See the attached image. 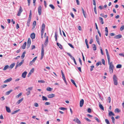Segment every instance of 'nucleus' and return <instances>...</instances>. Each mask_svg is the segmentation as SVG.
<instances>
[{
    "mask_svg": "<svg viewBox=\"0 0 124 124\" xmlns=\"http://www.w3.org/2000/svg\"><path fill=\"white\" fill-rule=\"evenodd\" d=\"M109 65V71L110 73H112L113 72V70L114 68V66L113 64V62H110V60L108 61Z\"/></svg>",
    "mask_w": 124,
    "mask_h": 124,
    "instance_id": "f257e3e1",
    "label": "nucleus"
},
{
    "mask_svg": "<svg viewBox=\"0 0 124 124\" xmlns=\"http://www.w3.org/2000/svg\"><path fill=\"white\" fill-rule=\"evenodd\" d=\"M113 79L114 85H117L118 84V82L116 76L115 75H114L113 76Z\"/></svg>",
    "mask_w": 124,
    "mask_h": 124,
    "instance_id": "f03ea898",
    "label": "nucleus"
},
{
    "mask_svg": "<svg viewBox=\"0 0 124 124\" xmlns=\"http://www.w3.org/2000/svg\"><path fill=\"white\" fill-rule=\"evenodd\" d=\"M41 51V59L42 60L43 58L44 55V47L43 46H42V47Z\"/></svg>",
    "mask_w": 124,
    "mask_h": 124,
    "instance_id": "7ed1b4c3",
    "label": "nucleus"
},
{
    "mask_svg": "<svg viewBox=\"0 0 124 124\" xmlns=\"http://www.w3.org/2000/svg\"><path fill=\"white\" fill-rule=\"evenodd\" d=\"M23 11V10L22 9V8L20 6L18 11L17 15L18 16H20L22 12Z\"/></svg>",
    "mask_w": 124,
    "mask_h": 124,
    "instance_id": "20e7f679",
    "label": "nucleus"
},
{
    "mask_svg": "<svg viewBox=\"0 0 124 124\" xmlns=\"http://www.w3.org/2000/svg\"><path fill=\"white\" fill-rule=\"evenodd\" d=\"M24 60H23L22 61L19 63H17L16 65V68L20 66L22 64Z\"/></svg>",
    "mask_w": 124,
    "mask_h": 124,
    "instance_id": "39448f33",
    "label": "nucleus"
},
{
    "mask_svg": "<svg viewBox=\"0 0 124 124\" xmlns=\"http://www.w3.org/2000/svg\"><path fill=\"white\" fill-rule=\"evenodd\" d=\"M42 7L40 6H39L38 8V12L39 15L40 16L41 14Z\"/></svg>",
    "mask_w": 124,
    "mask_h": 124,
    "instance_id": "423d86ee",
    "label": "nucleus"
},
{
    "mask_svg": "<svg viewBox=\"0 0 124 124\" xmlns=\"http://www.w3.org/2000/svg\"><path fill=\"white\" fill-rule=\"evenodd\" d=\"M105 51H106V54L107 57L108 61V60L109 61V60H110V58L109 55L108 54V50L107 49H105Z\"/></svg>",
    "mask_w": 124,
    "mask_h": 124,
    "instance_id": "0eeeda50",
    "label": "nucleus"
},
{
    "mask_svg": "<svg viewBox=\"0 0 124 124\" xmlns=\"http://www.w3.org/2000/svg\"><path fill=\"white\" fill-rule=\"evenodd\" d=\"M105 51H106V54L107 57L108 61V60L109 61V60H110V58L109 55L108 54V50L107 49H105Z\"/></svg>",
    "mask_w": 124,
    "mask_h": 124,
    "instance_id": "6e6552de",
    "label": "nucleus"
},
{
    "mask_svg": "<svg viewBox=\"0 0 124 124\" xmlns=\"http://www.w3.org/2000/svg\"><path fill=\"white\" fill-rule=\"evenodd\" d=\"M73 121L78 124H80L81 123L80 121L77 118H75L73 120Z\"/></svg>",
    "mask_w": 124,
    "mask_h": 124,
    "instance_id": "1a4fd4ad",
    "label": "nucleus"
},
{
    "mask_svg": "<svg viewBox=\"0 0 124 124\" xmlns=\"http://www.w3.org/2000/svg\"><path fill=\"white\" fill-rule=\"evenodd\" d=\"M27 73V72L25 71L22 74V77L23 78H25Z\"/></svg>",
    "mask_w": 124,
    "mask_h": 124,
    "instance_id": "9d476101",
    "label": "nucleus"
},
{
    "mask_svg": "<svg viewBox=\"0 0 124 124\" xmlns=\"http://www.w3.org/2000/svg\"><path fill=\"white\" fill-rule=\"evenodd\" d=\"M47 96L49 98H52L55 96V95L54 94H49Z\"/></svg>",
    "mask_w": 124,
    "mask_h": 124,
    "instance_id": "9b49d317",
    "label": "nucleus"
},
{
    "mask_svg": "<svg viewBox=\"0 0 124 124\" xmlns=\"http://www.w3.org/2000/svg\"><path fill=\"white\" fill-rule=\"evenodd\" d=\"M84 101L83 99H82L80 101V107H82Z\"/></svg>",
    "mask_w": 124,
    "mask_h": 124,
    "instance_id": "f8f14e48",
    "label": "nucleus"
},
{
    "mask_svg": "<svg viewBox=\"0 0 124 124\" xmlns=\"http://www.w3.org/2000/svg\"><path fill=\"white\" fill-rule=\"evenodd\" d=\"M96 37V40L97 43L98 44L100 45V43L99 41V39L98 38V36L97 35H96L95 36Z\"/></svg>",
    "mask_w": 124,
    "mask_h": 124,
    "instance_id": "ddd939ff",
    "label": "nucleus"
},
{
    "mask_svg": "<svg viewBox=\"0 0 124 124\" xmlns=\"http://www.w3.org/2000/svg\"><path fill=\"white\" fill-rule=\"evenodd\" d=\"M6 109L8 113H10L11 112V110L10 108L7 106H5Z\"/></svg>",
    "mask_w": 124,
    "mask_h": 124,
    "instance_id": "4468645a",
    "label": "nucleus"
},
{
    "mask_svg": "<svg viewBox=\"0 0 124 124\" xmlns=\"http://www.w3.org/2000/svg\"><path fill=\"white\" fill-rule=\"evenodd\" d=\"M12 80V78H8L4 82V83H7V82H10Z\"/></svg>",
    "mask_w": 124,
    "mask_h": 124,
    "instance_id": "2eb2a0df",
    "label": "nucleus"
},
{
    "mask_svg": "<svg viewBox=\"0 0 124 124\" xmlns=\"http://www.w3.org/2000/svg\"><path fill=\"white\" fill-rule=\"evenodd\" d=\"M35 34L34 33H32L30 37L32 39H33L35 38Z\"/></svg>",
    "mask_w": 124,
    "mask_h": 124,
    "instance_id": "dca6fc26",
    "label": "nucleus"
},
{
    "mask_svg": "<svg viewBox=\"0 0 124 124\" xmlns=\"http://www.w3.org/2000/svg\"><path fill=\"white\" fill-rule=\"evenodd\" d=\"M122 37V36L121 34H119L118 35L116 36H115L114 38L116 39H119Z\"/></svg>",
    "mask_w": 124,
    "mask_h": 124,
    "instance_id": "f3484780",
    "label": "nucleus"
},
{
    "mask_svg": "<svg viewBox=\"0 0 124 124\" xmlns=\"http://www.w3.org/2000/svg\"><path fill=\"white\" fill-rule=\"evenodd\" d=\"M23 100V98H22L20 100H19L16 103V104L17 105L19 104Z\"/></svg>",
    "mask_w": 124,
    "mask_h": 124,
    "instance_id": "a211bd4d",
    "label": "nucleus"
},
{
    "mask_svg": "<svg viewBox=\"0 0 124 124\" xmlns=\"http://www.w3.org/2000/svg\"><path fill=\"white\" fill-rule=\"evenodd\" d=\"M26 42H25L23 44V45L21 47L23 49H25L26 47Z\"/></svg>",
    "mask_w": 124,
    "mask_h": 124,
    "instance_id": "6ab92c4d",
    "label": "nucleus"
},
{
    "mask_svg": "<svg viewBox=\"0 0 124 124\" xmlns=\"http://www.w3.org/2000/svg\"><path fill=\"white\" fill-rule=\"evenodd\" d=\"M99 20L101 21L100 23H101L102 24L104 23V22L103 21V18L101 17H99Z\"/></svg>",
    "mask_w": 124,
    "mask_h": 124,
    "instance_id": "aec40b11",
    "label": "nucleus"
},
{
    "mask_svg": "<svg viewBox=\"0 0 124 124\" xmlns=\"http://www.w3.org/2000/svg\"><path fill=\"white\" fill-rule=\"evenodd\" d=\"M105 35L106 36H107L108 35V30L107 27H106L105 28Z\"/></svg>",
    "mask_w": 124,
    "mask_h": 124,
    "instance_id": "412c9836",
    "label": "nucleus"
},
{
    "mask_svg": "<svg viewBox=\"0 0 124 124\" xmlns=\"http://www.w3.org/2000/svg\"><path fill=\"white\" fill-rule=\"evenodd\" d=\"M99 107L103 110H104V108L100 102L99 103Z\"/></svg>",
    "mask_w": 124,
    "mask_h": 124,
    "instance_id": "4be33fe9",
    "label": "nucleus"
},
{
    "mask_svg": "<svg viewBox=\"0 0 124 124\" xmlns=\"http://www.w3.org/2000/svg\"><path fill=\"white\" fill-rule=\"evenodd\" d=\"M57 44L60 48L61 49H62L63 48L62 46L60 44H59L57 42Z\"/></svg>",
    "mask_w": 124,
    "mask_h": 124,
    "instance_id": "5701e85b",
    "label": "nucleus"
},
{
    "mask_svg": "<svg viewBox=\"0 0 124 124\" xmlns=\"http://www.w3.org/2000/svg\"><path fill=\"white\" fill-rule=\"evenodd\" d=\"M31 20V18H28V19L27 23V25L28 27L30 26V24Z\"/></svg>",
    "mask_w": 124,
    "mask_h": 124,
    "instance_id": "b1692460",
    "label": "nucleus"
},
{
    "mask_svg": "<svg viewBox=\"0 0 124 124\" xmlns=\"http://www.w3.org/2000/svg\"><path fill=\"white\" fill-rule=\"evenodd\" d=\"M37 58V57H35V58H34L33 59V60L30 62V63L29 64H31V65L32 64H31V62H34L36 60Z\"/></svg>",
    "mask_w": 124,
    "mask_h": 124,
    "instance_id": "393cba45",
    "label": "nucleus"
},
{
    "mask_svg": "<svg viewBox=\"0 0 124 124\" xmlns=\"http://www.w3.org/2000/svg\"><path fill=\"white\" fill-rule=\"evenodd\" d=\"M48 42V36H47L46 38V39L44 43V44L45 45H46L47 44Z\"/></svg>",
    "mask_w": 124,
    "mask_h": 124,
    "instance_id": "a878e982",
    "label": "nucleus"
},
{
    "mask_svg": "<svg viewBox=\"0 0 124 124\" xmlns=\"http://www.w3.org/2000/svg\"><path fill=\"white\" fill-rule=\"evenodd\" d=\"M108 115L110 116H114L115 114L112 111H110Z\"/></svg>",
    "mask_w": 124,
    "mask_h": 124,
    "instance_id": "bb28decb",
    "label": "nucleus"
},
{
    "mask_svg": "<svg viewBox=\"0 0 124 124\" xmlns=\"http://www.w3.org/2000/svg\"><path fill=\"white\" fill-rule=\"evenodd\" d=\"M20 110V109H19L15 111L14 112H12L11 113L12 115H13L14 114H15L18 112Z\"/></svg>",
    "mask_w": 124,
    "mask_h": 124,
    "instance_id": "cd10ccee",
    "label": "nucleus"
},
{
    "mask_svg": "<svg viewBox=\"0 0 124 124\" xmlns=\"http://www.w3.org/2000/svg\"><path fill=\"white\" fill-rule=\"evenodd\" d=\"M42 100L43 101H47V99L46 97H45L44 96H42Z\"/></svg>",
    "mask_w": 124,
    "mask_h": 124,
    "instance_id": "c85d7f7f",
    "label": "nucleus"
},
{
    "mask_svg": "<svg viewBox=\"0 0 124 124\" xmlns=\"http://www.w3.org/2000/svg\"><path fill=\"white\" fill-rule=\"evenodd\" d=\"M12 91V90H11L8 91L6 93V94L7 95H9L11 92Z\"/></svg>",
    "mask_w": 124,
    "mask_h": 124,
    "instance_id": "c756f323",
    "label": "nucleus"
},
{
    "mask_svg": "<svg viewBox=\"0 0 124 124\" xmlns=\"http://www.w3.org/2000/svg\"><path fill=\"white\" fill-rule=\"evenodd\" d=\"M25 53H26L25 52H24L22 54L21 56V58L22 59H23L24 58V57L25 56Z\"/></svg>",
    "mask_w": 124,
    "mask_h": 124,
    "instance_id": "7c9ffc66",
    "label": "nucleus"
},
{
    "mask_svg": "<svg viewBox=\"0 0 124 124\" xmlns=\"http://www.w3.org/2000/svg\"><path fill=\"white\" fill-rule=\"evenodd\" d=\"M31 40L30 38H28L27 41V44L31 45Z\"/></svg>",
    "mask_w": 124,
    "mask_h": 124,
    "instance_id": "2f4dec72",
    "label": "nucleus"
},
{
    "mask_svg": "<svg viewBox=\"0 0 124 124\" xmlns=\"http://www.w3.org/2000/svg\"><path fill=\"white\" fill-rule=\"evenodd\" d=\"M9 67V66L8 65H6L5 66L3 69V70H6Z\"/></svg>",
    "mask_w": 124,
    "mask_h": 124,
    "instance_id": "473e14b6",
    "label": "nucleus"
},
{
    "mask_svg": "<svg viewBox=\"0 0 124 124\" xmlns=\"http://www.w3.org/2000/svg\"><path fill=\"white\" fill-rule=\"evenodd\" d=\"M93 45L94 46L93 47V49L94 50H96V45L95 44H93Z\"/></svg>",
    "mask_w": 124,
    "mask_h": 124,
    "instance_id": "72a5a7b5",
    "label": "nucleus"
},
{
    "mask_svg": "<svg viewBox=\"0 0 124 124\" xmlns=\"http://www.w3.org/2000/svg\"><path fill=\"white\" fill-rule=\"evenodd\" d=\"M71 81L72 82V83L76 87H77V86L76 85V84L75 83L74 81L72 79H71Z\"/></svg>",
    "mask_w": 124,
    "mask_h": 124,
    "instance_id": "f704fd0d",
    "label": "nucleus"
},
{
    "mask_svg": "<svg viewBox=\"0 0 124 124\" xmlns=\"http://www.w3.org/2000/svg\"><path fill=\"white\" fill-rule=\"evenodd\" d=\"M33 88V87H29L28 88L26 89V91H28V90L30 91Z\"/></svg>",
    "mask_w": 124,
    "mask_h": 124,
    "instance_id": "c9c22d12",
    "label": "nucleus"
},
{
    "mask_svg": "<svg viewBox=\"0 0 124 124\" xmlns=\"http://www.w3.org/2000/svg\"><path fill=\"white\" fill-rule=\"evenodd\" d=\"M45 26L44 23H43L42 25L41 29L45 30Z\"/></svg>",
    "mask_w": 124,
    "mask_h": 124,
    "instance_id": "e433bc0d",
    "label": "nucleus"
},
{
    "mask_svg": "<svg viewBox=\"0 0 124 124\" xmlns=\"http://www.w3.org/2000/svg\"><path fill=\"white\" fill-rule=\"evenodd\" d=\"M120 111L119 110L118 108H116L115 109V112H119Z\"/></svg>",
    "mask_w": 124,
    "mask_h": 124,
    "instance_id": "4c0bfd02",
    "label": "nucleus"
},
{
    "mask_svg": "<svg viewBox=\"0 0 124 124\" xmlns=\"http://www.w3.org/2000/svg\"><path fill=\"white\" fill-rule=\"evenodd\" d=\"M122 67V65L120 64H118L116 66V68H120Z\"/></svg>",
    "mask_w": 124,
    "mask_h": 124,
    "instance_id": "58836bf2",
    "label": "nucleus"
},
{
    "mask_svg": "<svg viewBox=\"0 0 124 124\" xmlns=\"http://www.w3.org/2000/svg\"><path fill=\"white\" fill-rule=\"evenodd\" d=\"M111 119L112 120V123L114 124L115 123V120L114 117L113 116H112L111 117Z\"/></svg>",
    "mask_w": 124,
    "mask_h": 124,
    "instance_id": "ea45409f",
    "label": "nucleus"
},
{
    "mask_svg": "<svg viewBox=\"0 0 124 124\" xmlns=\"http://www.w3.org/2000/svg\"><path fill=\"white\" fill-rule=\"evenodd\" d=\"M52 89L50 87H48L47 88L46 90H47L48 91H51L52 90Z\"/></svg>",
    "mask_w": 124,
    "mask_h": 124,
    "instance_id": "a19ab883",
    "label": "nucleus"
},
{
    "mask_svg": "<svg viewBox=\"0 0 124 124\" xmlns=\"http://www.w3.org/2000/svg\"><path fill=\"white\" fill-rule=\"evenodd\" d=\"M31 15H32V14H31V10L30 11V13H29V18H31Z\"/></svg>",
    "mask_w": 124,
    "mask_h": 124,
    "instance_id": "79ce46f5",
    "label": "nucleus"
},
{
    "mask_svg": "<svg viewBox=\"0 0 124 124\" xmlns=\"http://www.w3.org/2000/svg\"><path fill=\"white\" fill-rule=\"evenodd\" d=\"M49 6L53 9H54L55 8L54 6L52 4H50Z\"/></svg>",
    "mask_w": 124,
    "mask_h": 124,
    "instance_id": "37998d69",
    "label": "nucleus"
},
{
    "mask_svg": "<svg viewBox=\"0 0 124 124\" xmlns=\"http://www.w3.org/2000/svg\"><path fill=\"white\" fill-rule=\"evenodd\" d=\"M15 65L14 63H13L11 64L10 66V68L11 69H12Z\"/></svg>",
    "mask_w": 124,
    "mask_h": 124,
    "instance_id": "c03bdc74",
    "label": "nucleus"
},
{
    "mask_svg": "<svg viewBox=\"0 0 124 124\" xmlns=\"http://www.w3.org/2000/svg\"><path fill=\"white\" fill-rule=\"evenodd\" d=\"M86 45L87 47V48H89V46H88V41L86 39Z\"/></svg>",
    "mask_w": 124,
    "mask_h": 124,
    "instance_id": "a18cd8bd",
    "label": "nucleus"
},
{
    "mask_svg": "<svg viewBox=\"0 0 124 124\" xmlns=\"http://www.w3.org/2000/svg\"><path fill=\"white\" fill-rule=\"evenodd\" d=\"M105 122L107 124H110L109 122L108 119H105Z\"/></svg>",
    "mask_w": 124,
    "mask_h": 124,
    "instance_id": "49530a36",
    "label": "nucleus"
},
{
    "mask_svg": "<svg viewBox=\"0 0 124 124\" xmlns=\"http://www.w3.org/2000/svg\"><path fill=\"white\" fill-rule=\"evenodd\" d=\"M94 11L96 14H97L96 9V6H94Z\"/></svg>",
    "mask_w": 124,
    "mask_h": 124,
    "instance_id": "de8ad7c7",
    "label": "nucleus"
},
{
    "mask_svg": "<svg viewBox=\"0 0 124 124\" xmlns=\"http://www.w3.org/2000/svg\"><path fill=\"white\" fill-rule=\"evenodd\" d=\"M124 29V25H122L120 28V30L121 31H122Z\"/></svg>",
    "mask_w": 124,
    "mask_h": 124,
    "instance_id": "09e8293b",
    "label": "nucleus"
},
{
    "mask_svg": "<svg viewBox=\"0 0 124 124\" xmlns=\"http://www.w3.org/2000/svg\"><path fill=\"white\" fill-rule=\"evenodd\" d=\"M101 62H97L96 64V65L97 66H98L100 65H101Z\"/></svg>",
    "mask_w": 124,
    "mask_h": 124,
    "instance_id": "8fccbe9b",
    "label": "nucleus"
},
{
    "mask_svg": "<svg viewBox=\"0 0 124 124\" xmlns=\"http://www.w3.org/2000/svg\"><path fill=\"white\" fill-rule=\"evenodd\" d=\"M87 111L88 113H91L92 112V110L90 108H89L87 109Z\"/></svg>",
    "mask_w": 124,
    "mask_h": 124,
    "instance_id": "3c124183",
    "label": "nucleus"
},
{
    "mask_svg": "<svg viewBox=\"0 0 124 124\" xmlns=\"http://www.w3.org/2000/svg\"><path fill=\"white\" fill-rule=\"evenodd\" d=\"M62 78L63 79V80L65 83L66 84L67 82L65 79V76L62 77Z\"/></svg>",
    "mask_w": 124,
    "mask_h": 124,
    "instance_id": "603ef678",
    "label": "nucleus"
},
{
    "mask_svg": "<svg viewBox=\"0 0 124 124\" xmlns=\"http://www.w3.org/2000/svg\"><path fill=\"white\" fill-rule=\"evenodd\" d=\"M22 94L21 93H20L18 95L16 96V98H18L20 96H21V95Z\"/></svg>",
    "mask_w": 124,
    "mask_h": 124,
    "instance_id": "864d4df0",
    "label": "nucleus"
},
{
    "mask_svg": "<svg viewBox=\"0 0 124 124\" xmlns=\"http://www.w3.org/2000/svg\"><path fill=\"white\" fill-rule=\"evenodd\" d=\"M38 82L39 83H44L45 82V81L43 80H39Z\"/></svg>",
    "mask_w": 124,
    "mask_h": 124,
    "instance_id": "5fc2aeb1",
    "label": "nucleus"
},
{
    "mask_svg": "<svg viewBox=\"0 0 124 124\" xmlns=\"http://www.w3.org/2000/svg\"><path fill=\"white\" fill-rule=\"evenodd\" d=\"M102 63L104 65H105V61L104 59H101Z\"/></svg>",
    "mask_w": 124,
    "mask_h": 124,
    "instance_id": "6e6d98bb",
    "label": "nucleus"
},
{
    "mask_svg": "<svg viewBox=\"0 0 124 124\" xmlns=\"http://www.w3.org/2000/svg\"><path fill=\"white\" fill-rule=\"evenodd\" d=\"M100 50H101V54L102 55H103L104 54L103 52V51L101 47H100Z\"/></svg>",
    "mask_w": 124,
    "mask_h": 124,
    "instance_id": "4d7b16f0",
    "label": "nucleus"
},
{
    "mask_svg": "<svg viewBox=\"0 0 124 124\" xmlns=\"http://www.w3.org/2000/svg\"><path fill=\"white\" fill-rule=\"evenodd\" d=\"M28 91L26 93V95H27L28 96V95H29L30 93H31V92H30V91Z\"/></svg>",
    "mask_w": 124,
    "mask_h": 124,
    "instance_id": "13d9d810",
    "label": "nucleus"
},
{
    "mask_svg": "<svg viewBox=\"0 0 124 124\" xmlns=\"http://www.w3.org/2000/svg\"><path fill=\"white\" fill-rule=\"evenodd\" d=\"M34 71V68H32L30 71V72H31V73H33Z\"/></svg>",
    "mask_w": 124,
    "mask_h": 124,
    "instance_id": "bf43d9fd",
    "label": "nucleus"
},
{
    "mask_svg": "<svg viewBox=\"0 0 124 124\" xmlns=\"http://www.w3.org/2000/svg\"><path fill=\"white\" fill-rule=\"evenodd\" d=\"M82 11L83 13V14L84 16V17H85V12H84L85 11H84V10L82 8Z\"/></svg>",
    "mask_w": 124,
    "mask_h": 124,
    "instance_id": "052dcab7",
    "label": "nucleus"
},
{
    "mask_svg": "<svg viewBox=\"0 0 124 124\" xmlns=\"http://www.w3.org/2000/svg\"><path fill=\"white\" fill-rule=\"evenodd\" d=\"M94 66H91L90 71H92L93 70Z\"/></svg>",
    "mask_w": 124,
    "mask_h": 124,
    "instance_id": "680f3d73",
    "label": "nucleus"
},
{
    "mask_svg": "<svg viewBox=\"0 0 124 124\" xmlns=\"http://www.w3.org/2000/svg\"><path fill=\"white\" fill-rule=\"evenodd\" d=\"M36 21H34L33 22V26H36Z\"/></svg>",
    "mask_w": 124,
    "mask_h": 124,
    "instance_id": "e2e57ef3",
    "label": "nucleus"
},
{
    "mask_svg": "<svg viewBox=\"0 0 124 124\" xmlns=\"http://www.w3.org/2000/svg\"><path fill=\"white\" fill-rule=\"evenodd\" d=\"M0 99L1 101H3L5 99V98L4 96H3L0 98Z\"/></svg>",
    "mask_w": 124,
    "mask_h": 124,
    "instance_id": "0e129e2a",
    "label": "nucleus"
},
{
    "mask_svg": "<svg viewBox=\"0 0 124 124\" xmlns=\"http://www.w3.org/2000/svg\"><path fill=\"white\" fill-rule=\"evenodd\" d=\"M93 39H91L90 41L89 42V43L90 44H91L93 42Z\"/></svg>",
    "mask_w": 124,
    "mask_h": 124,
    "instance_id": "69168bd1",
    "label": "nucleus"
},
{
    "mask_svg": "<svg viewBox=\"0 0 124 124\" xmlns=\"http://www.w3.org/2000/svg\"><path fill=\"white\" fill-rule=\"evenodd\" d=\"M95 119L98 122H99L100 121L99 119L97 117H95Z\"/></svg>",
    "mask_w": 124,
    "mask_h": 124,
    "instance_id": "338daca9",
    "label": "nucleus"
},
{
    "mask_svg": "<svg viewBox=\"0 0 124 124\" xmlns=\"http://www.w3.org/2000/svg\"><path fill=\"white\" fill-rule=\"evenodd\" d=\"M68 45H69L72 48H74V47L71 44H70V43H69L68 44Z\"/></svg>",
    "mask_w": 124,
    "mask_h": 124,
    "instance_id": "774afa93",
    "label": "nucleus"
}]
</instances>
